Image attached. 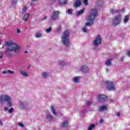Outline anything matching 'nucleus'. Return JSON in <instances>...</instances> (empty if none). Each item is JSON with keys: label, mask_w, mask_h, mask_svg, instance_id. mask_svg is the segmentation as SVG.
<instances>
[{"label": "nucleus", "mask_w": 130, "mask_h": 130, "mask_svg": "<svg viewBox=\"0 0 130 130\" xmlns=\"http://www.w3.org/2000/svg\"><path fill=\"white\" fill-rule=\"evenodd\" d=\"M5 45L8 47L6 49V54L9 56H12L14 53L19 52V50H21V47L13 42H6Z\"/></svg>", "instance_id": "f257e3e1"}, {"label": "nucleus", "mask_w": 130, "mask_h": 130, "mask_svg": "<svg viewBox=\"0 0 130 130\" xmlns=\"http://www.w3.org/2000/svg\"><path fill=\"white\" fill-rule=\"evenodd\" d=\"M97 15H98L97 9L96 8L92 9L90 15L85 18V20L88 22L85 23V27H90V26L94 25V21H95Z\"/></svg>", "instance_id": "f03ea898"}, {"label": "nucleus", "mask_w": 130, "mask_h": 130, "mask_svg": "<svg viewBox=\"0 0 130 130\" xmlns=\"http://www.w3.org/2000/svg\"><path fill=\"white\" fill-rule=\"evenodd\" d=\"M61 42L64 46H69L70 44V32L65 30L61 35Z\"/></svg>", "instance_id": "7ed1b4c3"}, {"label": "nucleus", "mask_w": 130, "mask_h": 130, "mask_svg": "<svg viewBox=\"0 0 130 130\" xmlns=\"http://www.w3.org/2000/svg\"><path fill=\"white\" fill-rule=\"evenodd\" d=\"M5 102L7 103V105L9 107H12L14 104L12 103V98L8 94H2L0 95V103L4 104Z\"/></svg>", "instance_id": "20e7f679"}, {"label": "nucleus", "mask_w": 130, "mask_h": 130, "mask_svg": "<svg viewBox=\"0 0 130 130\" xmlns=\"http://www.w3.org/2000/svg\"><path fill=\"white\" fill-rule=\"evenodd\" d=\"M121 22V15L120 14L115 16L114 19H113L112 22V25L114 27L118 26Z\"/></svg>", "instance_id": "39448f33"}, {"label": "nucleus", "mask_w": 130, "mask_h": 130, "mask_svg": "<svg viewBox=\"0 0 130 130\" xmlns=\"http://www.w3.org/2000/svg\"><path fill=\"white\" fill-rule=\"evenodd\" d=\"M105 85L107 89H108L110 91H113V90L115 89V83L114 82L106 81L105 82Z\"/></svg>", "instance_id": "423d86ee"}, {"label": "nucleus", "mask_w": 130, "mask_h": 130, "mask_svg": "<svg viewBox=\"0 0 130 130\" xmlns=\"http://www.w3.org/2000/svg\"><path fill=\"white\" fill-rule=\"evenodd\" d=\"M18 104L21 109H28L29 108V103L27 102L19 101Z\"/></svg>", "instance_id": "0eeeda50"}, {"label": "nucleus", "mask_w": 130, "mask_h": 130, "mask_svg": "<svg viewBox=\"0 0 130 130\" xmlns=\"http://www.w3.org/2000/svg\"><path fill=\"white\" fill-rule=\"evenodd\" d=\"M101 42H102V38H101L100 35H98L93 40V45L94 46H98V45L101 44Z\"/></svg>", "instance_id": "6e6552de"}, {"label": "nucleus", "mask_w": 130, "mask_h": 130, "mask_svg": "<svg viewBox=\"0 0 130 130\" xmlns=\"http://www.w3.org/2000/svg\"><path fill=\"white\" fill-rule=\"evenodd\" d=\"M59 18V11H53L52 13L51 19L53 21H56L58 20Z\"/></svg>", "instance_id": "1a4fd4ad"}, {"label": "nucleus", "mask_w": 130, "mask_h": 130, "mask_svg": "<svg viewBox=\"0 0 130 130\" xmlns=\"http://www.w3.org/2000/svg\"><path fill=\"white\" fill-rule=\"evenodd\" d=\"M107 100V96L105 95H99V101L100 102H104Z\"/></svg>", "instance_id": "9d476101"}, {"label": "nucleus", "mask_w": 130, "mask_h": 130, "mask_svg": "<svg viewBox=\"0 0 130 130\" xmlns=\"http://www.w3.org/2000/svg\"><path fill=\"white\" fill-rule=\"evenodd\" d=\"M80 70L83 72V73H88L89 72V68H88V66L83 65L81 66Z\"/></svg>", "instance_id": "9b49d317"}, {"label": "nucleus", "mask_w": 130, "mask_h": 130, "mask_svg": "<svg viewBox=\"0 0 130 130\" xmlns=\"http://www.w3.org/2000/svg\"><path fill=\"white\" fill-rule=\"evenodd\" d=\"M98 110H99V111H100L101 112L105 111V110H107V106H106V105L101 106L98 108Z\"/></svg>", "instance_id": "f8f14e48"}, {"label": "nucleus", "mask_w": 130, "mask_h": 130, "mask_svg": "<svg viewBox=\"0 0 130 130\" xmlns=\"http://www.w3.org/2000/svg\"><path fill=\"white\" fill-rule=\"evenodd\" d=\"M80 78H81L79 76L74 77L72 79V81L73 83H74V84H79Z\"/></svg>", "instance_id": "ddd939ff"}, {"label": "nucleus", "mask_w": 130, "mask_h": 130, "mask_svg": "<svg viewBox=\"0 0 130 130\" xmlns=\"http://www.w3.org/2000/svg\"><path fill=\"white\" fill-rule=\"evenodd\" d=\"M81 0H76V2L73 5V7L75 9H77L78 7H80V6H81Z\"/></svg>", "instance_id": "4468645a"}, {"label": "nucleus", "mask_w": 130, "mask_h": 130, "mask_svg": "<svg viewBox=\"0 0 130 130\" xmlns=\"http://www.w3.org/2000/svg\"><path fill=\"white\" fill-rule=\"evenodd\" d=\"M19 73H20L21 76L25 77H28V75H29V73L28 72H26L23 70H20L19 71Z\"/></svg>", "instance_id": "2eb2a0df"}, {"label": "nucleus", "mask_w": 130, "mask_h": 130, "mask_svg": "<svg viewBox=\"0 0 130 130\" xmlns=\"http://www.w3.org/2000/svg\"><path fill=\"white\" fill-rule=\"evenodd\" d=\"M46 118L47 120H52V119H53V117L50 113H48L46 115Z\"/></svg>", "instance_id": "dca6fc26"}, {"label": "nucleus", "mask_w": 130, "mask_h": 130, "mask_svg": "<svg viewBox=\"0 0 130 130\" xmlns=\"http://www.w3.org/2000/svg\"><path fill=\"white\" fill-rule=\"evenodd\" d=\"M69 127V122L68 120H65L62 123V127L67 128Z\"/></svg>", "instance_id": "f3484780"}, {"label": "nucleus", "mask_w": 130, "mask_h": 130, "mask_svg": "<svg viewBox=\"0 0 130 130\" xmlns=\"http://www.w3.org/2000/svg\"><path fill=\"white\" fill-rule=\"evenodd\" d=\"M51 112L53 114V115H57V112L55 110L54 107L53 106H51Z\"/></svg>", "instance_id": "a211bd4d"}, {"label": "nucleus", "mask_w": 130, "mask_h": 130, "mask_svg": "<svg viewBox=\"0 0 130 130\" xmlns=\"http://www.w3.org/2000/svg\"><path fill=\"white\" fill-rule=\"evenodd\" d=\"M103 5V0H100L96 3V6L98 8H100V7H102Z\"/></svg>", "instance_id": "6ab92c4d"}, {"label": "nucleus", "mask_w": 130, "mask_h": 130, "mask_svg": "<svg viewBox=\"0 0 130 130\" xmlns=\"http://www.w3.org/2000/svg\"><path fill=\"white\" fill-rule=\"evenodd\" d=\"M28 19H29V13H26L24 14V15L23 16L22 20L24 22H26V21L28 20Z\"/></svg>", "instance_id": "aec40b11"}, {"label": "nucleus", "mask_w": 130, "mask_h": 130, "mask_svg": "<svg viewBox=\"0 0 130 130\" xmlns=\"http://www.w3.org/2000/svg\"><path fill=\"white\" fill-rule=\"evenodd\" d=\"M41 77L44 79H47L48 77V74L46 72H43L41 74Z\"/></svg>", "instance_id": "412c9836"}, {"label": "nucleus", "mask_w": 130, "mask_h": 130, "mask_svg": "<svg viewBox=\"0 0 130 130\" xmlns=\"http://www.w3.org/2000/svg\"><path fill=\"white\" fill-rule=\"evenodd\" d=\"M112 61V59H108L106 62H105V64L106 66H108V67L110 66L111 65Z\"/></svg>", "instance_id": "4be33fe9"}, {"label": "nucleus", "mask_w": 130, "mask_h": 130, "mask_svg": "<svg viewBox=\"0 0 130 130\" xmlns=\"http://www.w3.org/2000/svg\"><path fill=\"white\" fill-rule=\"evenodd\" d=\"M129 19V16L128 15H125L123 20V23H127Z\"/></svg>", "instance_id": "5701e85b"}, {"label": "nucleus", "mask_w": 130, "mask_h": 130, "mask_svg": "<svg viewBox=\"0 0 130 130\" xmlns=\"http://www.w3.org/2000/svg\"><path fill=\"white\" fill-rule=\"evenodd\" d=\"M27 10H28V9L27 8V7L26 6H23L21 14L22 15H24V14H25L26 12H27Z\"/></svg>", "instance_id": "b1692460"}, {"label": "nucleus", "mask_w": 130, "mask_h": 130, "mask_svg": "<svg viewBox=\"0 0 130 130\" xmlns=\"http://www.w3.org/2000/svg\"><path fill=\"white\" fill-rule=\"evenodd\" d=\"M59 3L60 5H62V6H64V5H67L68 0H59Z\"/></svg>", "instance_id": "393cba45"}, {"label": "nucleus", "mask_w": 130, "mask_h": 130, "mask_svg": "<svg viewBox=\"0 0 130 130\" xmlns=\"http://www.w3.org/2000/svg\"><path fill=\"white\" fill-rule=\"evenodd\" d=\"M83 13H84V9H82L79 11H77L76 12V16H81Z\"/></svg>", "instance_id": "a878e982"}, {"label": "nucleus", "mask_w": 130, "mask_h": 130, "mask_svg": "<svg viewBox=\"0 0 130 130\" xmlns=\"http://www.w3.org/2000/svg\"><path fill=\"white\" fill-rule=\"evenodd\" d=\"M118 12H120L119 10H115L114 9H111L110 13L111 14H115L116 13H118Z\"/></svg>", "instance_id": "bb28decb"}, {"label": "nucleus", "mask_w": 130, "mask_h": 130, "mask_svg": "<svg viewBox=\"0 0 130 130\" xmlns=\"http://www.w3.org/2000/svg\"><path fill=\"white\" fill-rule=\"evenodd\" d=\"M35 36L36 38H40V37H42V34L41 32H37Z\"/></svg>", "instance_id": "cd10ccee"}, {"label": "nucleus", "mask_w": 130, "mask_h": 130, "mask_svg": "<svg viewBox=\"0 0 130 130\" xmlns=\"http://www.w3.org/2000/svg\"><path fill=\"white\" fill-rule=\"evenodd\" d=\"M82 32H83V33H87V32H88V29H87V27L86 26H84L83 27H82Z\"/></svg>", "instance_id": "c85d7f7f"}, {"label": "nucleus", "mask_w": 130, "mask_h": 130, "mask_svg": "<svg viewBox=\"0 0 130 130\" xmlns=\"http://www.w3.org/2000/svg\"><path fill=\"white\" fill-rule=\"evenodd\" d=\"M51 31H52V28L51 27H49L48 28L45 29V32L47 33H50Z\"/></svg>", "instance_id": "c756f323"}, {"label": "nucleus", "mask_w": 130, "mask_h": 130, "mask_svg": "<svg viewBox=\"0 0 130 130\" xmlns=\"http://www.w3.org/2000/svg\"><path fill=\"white\" fill-rule=\"evenodd\" d=\"M59 64L60 66V67H62L66 64V62H64V61L60 60L59 61Z\"/></svg>", "instance_id": "7c9ffc66"}, {"label": "nucleus", "mask_w": 130, "mask_h": 130, "mask_svg": "<svg viewBox=\"0 0 130 130\" xmlns=\"http://www.w3.org/2000/svg\"><path fill=\"white\" fill-rule=\"evenodd\" d=\"M95 127V125L94 124H91L88 127V130H92L93 128Z\"/></svg>", "instance_id": "2f4dec72"}, {"label": "nucleus", "mask_w": 130, "mask_h": 130, "mask_svg": "<svg viewBox=\"0 0 130 130\" xmlns=\"http://www.w3.org/2000/svg\"><path fill=\"white\" fill-rule=\"evenodd\" d=\"M8 75H10V74L13 75V74H15V72L12 71L11 70H8Z\"/></svg>", "instance_id": "473e14b6"}, {"label": "nucleus", "mask_w": 130, "mask_h": 130, "mask_svg": "<svg viewBox=\"0 0 130 130\" xmlns=\"http://www.w3.org/2000/svg\"><path fill=\"white\" fill-rule=\"evenodd\" d=\"M13 112H14V108H11L8 110V112H9V113H12Z\"/></svg>", "instance_id": "72a5a7b5"}, {"label": "nucleus", "mask_w": 130, "mask_h": 130, "mask_svg": "<svg viewBox=\"0 0 130 130\" xmlns=\"http://www.w3.org/2000/svg\"><path fill=\"white\" fill-rule=\"evenodd\" d=\"M2 75H8V71H2Z\"/></svg>", "instance_id": "f704fd0d"}, {"label": "nucleus", "mask_w": 130, "mask_h": 130, "mask_svg": "<svg viewBox=\"0 0 130 130\" xmlns=\"http://www.w3.org/2000/svg\"><path fill=\"white\" fill-rule=\"evenodd\" d=\"M83 3L85 6H87L88 5V0H84Z\"/></svg>", "instance_id": "c9c22d12"}, {"label": "nucleus", "mask_w": 130, "mask_h": 130, "mask_svg": "<svg viewBox=\"0 0 130 130\" xmlns=\"http://www.w3.org/2000/svg\"><path fill=\"white\" fill-rule=\"evenodd\" d=\"M68 13L69 14V15H70V14H72V13H73V10H71V9H69L67 11Z\"/></svg>", "instance_id": "e433bc0d"}, {"label": "nucleus", "mask_w": 130, "mask_h": 130, "mask_svg": "<svg viewBox=\"0 0 130 130\" xmlns=\"http://www.w3.org/2000/svg\"><path fill=\"white\" fill-rule=\"evenodd\" d=\"M18 125L19 126H21V127H24V124H23V123H18Z\"/></svg>", "instance_id": "4c0bfd02"}, {"label": "nucleus", "mask_w": 130, "mask_h": 130, "mask_svg": "<svg viewBox=\"0 0 130 130\" xmlns=\"http://www.w3.org/2000/svg\"><path fill=\"white\" fill-rule=\"evenodd\" d=\"M4 111L6 112V111H9V109L8 108V107H4Z\"/></svg>", "instance_id": "58836bf2"}, {"label": "nucleus", "mask_w": 130, "mask_h": 130, "mask_svg": "<svg viewBox=\"0 0 130 130\" xmlns=\"http://www.w3.org/2000/svg\"><path fill=\"white\" fill-rule=\"evenodd\" d=\"M126 55H127V56H128L129 57H130V50L128 51V52H127Z\"/></svg>", "instance_id": "ea45409f"}, {"label": "nucleus", "mask_w": 130, "mask_h": 130, "mask_svg": "<svg viewBox=\"0 0 130 130\" xmlns=\"http://www.w3.org/2000/svg\"><path fill=\"white\" fill-rule=\"evenodd\" d=\"M21 32V30L19 29H17V31H16V33L17 34H19V33H20Z\"/></svg>", "instance_id": "a19ab883"}, {"label": "nucleus", "mask_w": 130, "mask_h": 130, "mask_svg": "<svg viewBox=\"0 0 130 130\" xmlns=\"http://www.w3.org/2000/svg\"><path fill=\"white\" fill-rule=\"evenodd\" d=\"M87 105H90L91 104V102L90 101L86 102Z\"/></svg>", "instance_id": "79ce46f5"}, {"label": "nucleus", "mask_w": 130, "mask_h": 130, "mask_svg": "<svg viewBox=\"0 0 130 130\" xmlns=\"http://www.w3.org/2000/svg\"><path fill=\"white\" fill-rule=\"evenodd\" d=\"M117 116H120V113L119 112L116 113Z\"/></svg>", "instance_id": "37998d69"}, {"label": "nucleus", "mask_w": 130, "mask_h": 130, "mask_svg": "<svg viewBox=\"0 0 130 130\" xmlns=\"http://www.w3.org/2000/svg\"><path fill=\"white\" fill-rule=\"evenodd\" d=\"M3 122L1 120H0V125L1 126H3Z\"/></svg>", "instance_id": "c03bdc74"}, {"label": "nucleus", "mask_w": 130, "mask_h": 130, "mask_svg": "<svg viewBox=\"0 0 130 130\" xmlns=\"http://www.w3.org/2000/svg\"><path fill=\"white\" fill-rule=\"evenodd\" d=\"M3 53H0V59L3 57Z\"/></svg>", "instance_id": "a18cd8bd"}, {"label": "nucleus", "mask_w": 130, "mask_h": 130, "mask_svg": "<svg viewBox=\"0 0 130 130\" xmlns=\"http://www.w3.org/2000/svg\"><path fill=\"white\" fill-rule=\"evenodd\" d=\"M17 0H13L14 4H16L17 3Z\"/></svg>", "instance_id": "49530a36"}, {"label": "nucleus", "mask_w": 130, "mask_h": 130, "mask_svg": "<svg viewBox=\"0 0 130 130\" xmlns=\"http://www.w3.org/2000/svg\"><path fill=\"white\" fill-rule=\"evenodd\" d=\"M102 122H103V120H100V123H102Z\"/></svg>", "instance_id": "de8ad7c7"}, {"label": "nucleus", "mask_w": 130, "mask_h": 130, "mask_svg": "<svg viewBox=\"0 0 130 130\" xmlns=\"http://www.w3.org/2000/svg\"><path fill=\"white\" fill-rule=\"evenodd\" d=\"M24 53H28V51H25L24 52Z\"/></svg>", "instance_id": "09e8293b"}, {"label": "nucleus", "mask_w": 130, "mask_h": 130, "mask_svg": "<svg viewBox=\"0 0 130 130\" xmlns=\"http://www.w3.org/2000/svg\"><path fill=\"white\" fill-rule=\"evenodd\" d=\"M122 12H124V9H123L122 10Z\"/></svg>", "instance_id": "8fccbe9b"}, {"label": "nucleus", "mask_w": 130, "mask_h": 130, "mask_svg": "<svg viewBox=\"0 0 130 130\" xmlns=\"http://www.w3.org/2000/svg\"><path fill=\"white\" fill-rule=\"evenodd\" d=\"M34 2H35V1H36V0H33Z\"/></svg>", "instance_id": "3c124183"}]
</instances>
